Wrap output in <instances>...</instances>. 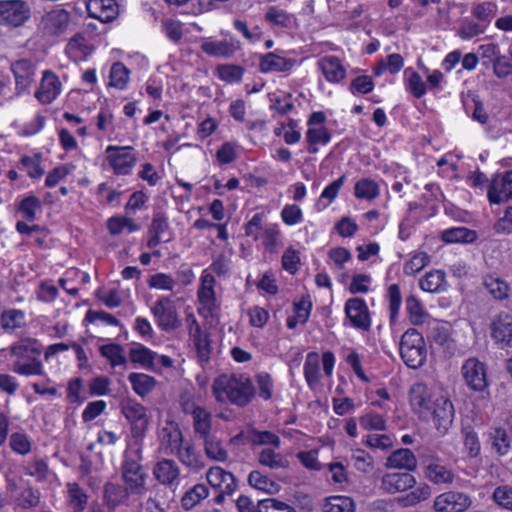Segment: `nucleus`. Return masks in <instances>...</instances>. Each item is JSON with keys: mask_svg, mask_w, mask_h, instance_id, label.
<instances>
[{"mask_svg": "<svg viewBox=\"0 0 512 512\" xmlns=\"http://www.w3.org/2000/svg\"><path fill=\"white\" fill-rule=\"evenodd\" d=\"M261 465L267 466L271 469L284 468L287 466V461L279 453H275L271 449H263L258 457Z\"/></svg>", "mask_w": 512, "mask_h": 512, "instance_id": "nucleus-48", "label": "nucleus"}, {"mask_svg": "<svg viewBox=\"0 0 512 512\" xmlns=\"http://www.w3.org/2000/svg\"><path fill=\"white\" fill-rule=\"evenodd\" d=\"M250 486L269 494H275L280 490V485L263 475L259 471H252L248 476Z\"/></svg>", "mask_w": 512, "mask_h": 512, "instance_id": "nucleus-36", "label": "nucleus"}, {"mask_svg": "<svg viewBox=\"0 0 512 512\" xmlns=\"http://www.w3.org/2000/svg\"><path fill=\"white\" fill-rule=\"evenodd\" d=\"M157 319V325L163 331H173L181 327L182 321L178 316L175 304L168 297H162L151 308Z\"/></svg>", "mask_w": 512, "mask_h": 512, "instance_id": "nucleus-8", "label": "nucleus"}, {"mask_svg": "<svg viewBox=\"0 0 512 512\" xmlns=\"http://www.w3.org/2000/svg\"><path fill=\"white\" fill-rule=\"evenodd\" d=\"M406 310L413 325L423 324L428 316L424 311L421 302L414 295H410L406 298Z\"/></svg>", "mask_w": 512, "mask_h": 512, "instance_id": "nucleus-39", "label": "nucleus"}, {"mask_svg": "<svg viewBox=\"0 0 512 512\" xmlns=\"http://www.w3.org/2000/svg\"><path fill=\"white\" fill-rule=\"evenodd\" d=\"M512 198V171L495 176L488 188V199L492 204L506 202Z\"/></svg>", "mask_w": 512, "mask_h": 512, "instance_id": "nucleus-15", "label": "nucleus"}, {"mask_svg": "<svg viewBox=\"0 0 512 512\" xmlns=\"http://www.w3.org/2000/svg\"><path fill=\"white\" fill-rule=\"evenodd\" d=\"M218 402H230L239 407L247 406L255 397V387L249 377L243 374H222L212 385Z\"/></svg>", "mask_w": 512, "mask_h": 512, "instance_id": "nucleus-1", "label": "nucleus"}, {"mask_svg": "<svg viewBox=\"0 0 512 512\" xmlns=\"http://www.w3.org/2000/svg\"><path fill=\"white\" fill-rule=\"evenodd\" d=\"M30 354H41V350L37 345L36 340H25L15 344L11 348V354L17 358V360L24 361L26 353Z\"/></svg>", "mask_w": 512, "mask_h": 512, "instance_id": "nucleus-53", "label": "nucleus"}, {"mask_svg": "<svg viewBox=\"0 0 512 512\" xmlns=\"http://www.w3.org/2000/svg\"><path fill=\"white\" fill-rule=\"evenodd\" d=\"M400 355L404 363L413 369L421 367L427 356L425 341L416 329H408L401 337Z\"/></svg>", "mask_w": 512, "mask_h": 512, "instance_id": "nucleus-2", "label": "nucleus"}, {"mask_svg": "<svg viewBox=\"0 0 512 512\" xmlns=\"http://www.w3.org/2000/svg\"><path fill=\"white\" fill-rule=\"evenodd\" d=\"M465 385L473 392L490 395L487 367L476 357L466 359L461 367Z\"/></svg>", "mask_w": 512, "mask_h": 512, "instance_id": "nucleus-3", "label": "nucleus"}, {"mask_svg": "<svg viewBox=\"0 0 512 512\" xmlns=\"http://www.w3.org/2000/svg\"><path fill=\"white\" fill-rule=\"evenodd\" d=\"M388 297H389L390 319L393 322L396 320V318L398 316L400 305L402 302L400 287L398 284H392L389 286Z\"/></svg>", "mask_w": 512, "mask_h": 512, "instance_id": "nucleus-57", "label": "nucleus"}, {"mask_svg": "<svg viewBox=\"0 0 512 512\" xmlns=\"http://www.w3.org/2000/svg\"><path fill=\"white\" fill-rule=\"evenodd\" d=\"M174 454L177 455L182 464L189 468L199 470L205 466L201 455L195 450L192 444H188L184 448L180 446Z\"/></svg>", "mask_w": 512, "mask_h": 512, "instance_id": "nucleus-33", "label": "nucleus"}, {"mask_svg": "<svg viewBox=\"0 0 512 512\" xmlns=\"http://www.w3.org/2000/svg\"><path fill=\"white\" fill-rule=\"evenodd\" d=\"M160 437L166 454L173 455L183 444L182 432L175 422H167Z\"/></svg>", "mask_w": 512, "mask_h": 512, "instance_id": "nucleus-21", "label": "nucleus"}, {"mask_svg": "<svg viewBox=\"0 0 512 512\" xmlns=\"http://www.w3.org/2000/svg\"><path fill=\"white\" fill-rule=\"evenodd\" d=\"M129 79V70L121 62L112 65L110 71V85L119 89H123Z\"/></svg>", "mask_w": 512, "mask_h": 512, "instance_id": "nucleus-46", "label": "nucleus"}, {"mask_svg": "<svg viewBox=\"0 0 512 512\" xmlns=\"http://www.w3.org/2000/svg\"><path fill=\"white\" fill-rule=\"evenodd\" d=\"M132 147L108 146L106 152L109 164L117 174L126 175L136 162L135 156L131 153Z\"/></svg>", "mask_w": 512, "mask_h": 512, "instance_id": "nucleus-11", "label": "nucleus"}, {"mask_svg": "<svg viewBox=\"0 0 512 512\" xmlns=\"http://www.w3.org/2000/svg\"><path fill=\"white\" fill-rule=\"evenodd\" d=\"M325 512H355V503L348 496H334L324 506Z\"/></svg>", "mask_w": 512, "mask_h": 512, "instance_id": "nucleus-43", "label": "nucleus"}, {"mask_svg": "<svg viewBox=\"0 0 512 512\" xmlns=\"http://www.w3.org/2000/svg\"><path fill=\"white\" fill-rule=\"evenodd\" d=\"M139 459V452H137L136 458L125 453L124 460L121 465V477L133 495H142L147 490L146 479L148 475L139 463Z\"/></svg>", "mask_w": 512, "mask_h": 512, "instance_id": "nucleus-4", "label": "nucleus"}, {"mask_svg": "<svg viewBox=\"0 0 512 512\" xmlns=\"http://www.w3.org/2000/svg\"><path fill=\"white\" fill-rule=\"evenodd\" d=\"M260 512H297L295 508L286 502L276 498L260 500Z\"/></svg>", "mask_w": 512, "mask_h": 512, "instance_id": "nucleus-54", "label": "nucleus"}, {"mask_svg": "<svg viewBox=\"0 0 512 512\" xmlns=\"http://www.w3.org/2000/svg\"><path fill=\"white\" fill-rule=\"evenodd\" d=\"M476 239V232L466 227L451 228L442 233V240L446 243H472Z\"/></svg>", "mask_w": 512, "mask_h": 512, "instance_id": "nucleus-34", "label": "nucleus"}, {"mask_svg": "<svg viewBox=\"0 0 512 512\" xmlns=\"http://www.w3.org/2000/svg\"><path fill=\"white\" fill-rule=\"evenodd\" d=\"M86 8L90 17L104 23L111 22L118 14L115 0H88Z\"/></svg>", "mask_w": 512, "mask_h": 512, "instance_id": "nucleus-19", "label": "nucleus"}, {"mask_svg": "<svg viewBox=\"0 0 512 512\" xmlns=\"http://www.w3.org/2000/svg\"><path fill=\"white\" fill-rule=\"evenodd\" d=\"M71 15L65 9H55L45 13L38 24L43 37H58L66 32Z\"/></svg>", "mask_w": 512, "mask_h": 512, "instance_id": "nucleus-7", "label": "nucleus"}, {"mask_svg": "<svg viewBox=\"0 0 512 512\" xmlns=\"http://www.w3.org/2000/svg\"><path fill=\"white\" fill-rule=\"evenodd\" d=\"M446 275L442 270L427 272L420 280V288L426 292L438 293L446 288Z\"/></svg>", "mask_w": 512, "mask_h": 512, "instance_id": "nucleus-28", "label": "nucleus"}, {"mask_svg": "<svg viewBox=\"0 0 512 512\" xmlns=\"http://www.w3.org/2000/svg\"><path fill=\"white\" fill-rule=\"evenodd\" d=\"M153 474L161 484L172 485L179 478L180 470L174 460L162 459L154 466Z\"/></svg>", "mask_w": 512, "mask_h": 512, "instance_id": "nucleus-24", "label": "nucleus"}, {"mask_svg": "<svg viewBox=\"0 0 512 512\" xmlns=\"http://www.w3.org/2000/svg\"><path fill=\"white\" fill-rule=\"evenodd\" d=\"M204 450L208 458L218 462H225L228 458V452L223 447L219 438L212 435L204 439Z\"/></svg>", "mask_w": 512, "mask_h": 512, "instance_id": "nucleus-35", "label": "nucleus"}, {"mask_svg": "<svg viewBox=\"0 0 512 512\" xmlns=\"http://www.w3.org/2000/svg\"><path fill=\"white\" fill-rule=\"evenodd\" d=\"M355 196L359 199L373 200L379 195L378 184L369 178H362L355 184Z\"/></svg>", "mask_w": 512, "mask_h": 512, "instance_id": "nucleus-38", "label": "nucleus"}, {"mask_svg": "<svg viewBox=\"0 0 512 512\" xmlns=\"http://www.w3.org/2000/svg\"><path fill=\"white\" fill-rule=\"evenodd\" d=\"M410 404L413 411L420 418L430 417L433 400L426 384L418 382L413 384L409 392Z\"/></svg>", "mask_w": 512, "mask_h": 512, "instance_id": "nucleus-12", "label": "nucleus"}, {"mask_svg": "<svg viewBox=\"0 0 512 512\" xmlns=\"http://www.w3.org/2000/svg\"><path fill=\"white\" fill-rule=\"evenodd\" d=\"M300 263V256L297 250L293 248H288L283 256H282V266L283 268L290 272L291 274H295L298 271V264Z\"/></svg>", "mask_w": 512, "mask_h": 512, "instance_id": "nucleus-63", "label": "nucleus"}, {"mask_svg": "<svg viewBox=\"0 0 512 512\" xmlns=\"http://www.w3.org/2000/svg\"><path fill=\"white\" fill-rule=\"evenodd\" d=\"M295 61L278 56L273 52H269L262 56L260 61V70L264 73L269 71L286 72L289 71Z\"/></svg>", "mask_w": 512, "mask_h": 512, "instance_id": "nucleus-25", "label": "nucleus"}, {"mask_svg": "<svg viewBox=\"0 0 512 512\" xmlns=\"http://www.w3.org/2000/svg\"><path fill=\"white\" fill-rule=\"evenodd\" d=\"M206 479L213 488L227 494H232L237 487L235 476L219 466L211 467L206 473Z\"/></svg>", "mask_w": 512, "mask_h": 512, "instance_id": "nucleus-18", "label": "nucleus"}, {"mask_svg": "<svg viewBox=\"0 0 512 512\" xmlns=\"http://www.w3.org/2000/svg\"><path fill=\"white\" fill-rule=\"evenodd\" d=\"M425 476L435 484L451 483L454 475L445 466L433 461H425Z\"/></svg>", "mask_w": 512, "mask_h": 512, "instance_id": "nucleus-30", "label": "nucleus"}, {"mask_svg": "<svg viewBox=\"0 0 512 512\" xmlns=\"http://www.w3.org/2000/svg\"><path fill=\"white\" fill-rule=\"evenodd\" d=\"M123 352V347L115 343L102 345L100 347V354L108 359L113 367L126 364L127 360Z\"/></svg>", "mask_w": 512, "mask_h": 512, "instance_id": "nucleus-40", "label": "nucleus"}, {"mask_svg": "<svg viewBox=\"0 0 512 512\" xmlns=\"http://www.w3.org/2000/svg\"><path fill=\"white\" fill-rule=\"evenodd\" d=\"M360 425L365 430H385L386 421L378 414H366L360 417Z\"/></svg>", "mask_w": 512, "mask_h": 512, "instance_id": "nucleus-59", "label": "nucleus"}, {"mask_svg": "<svg viewBox=\"0 0 512 512\" xmlns=\"http://www.w3.org/2000/svg\"><path fill=\"white\" fill-rule=\"evenodd\" d=\"M41 156L36 154L34 157L23 156L21 164L28 169V175L31 178H40L44 175V170L40 166Z\"/></svg>", "mask_w": 512, "mask_h": 512, "instance_id": "nucleus-60", "label": "nucleus"}, {"mask_svg": "<svg viewBox=\"0 0 512 512\" xmlns=\"http://www.w3.org/2000/svg\"><path fill=\"white\" fill-rule=\"evenodd\" d=\"M429 262L430 256L426 252H419L405 263L404 273L414 275L421 271Z\"/></svg>", "mask_w": 512, "mask_h": 512, "instance_id": "nucleus-52", "label": "nucleus"}, {"mask_svg": "<svg viewBox=\"0 0 512 512\" xmlns=\"http://www.w3.org/2000/svg\"><path fill=\"white\" fill-rule=\"evenodd\" d=\"M492 498L500 507L512 510V486H498L495 488Z\"/></svg>", "mask_w": 512, "mask_h": 512, "instance_id": "nucleus-55", "label": "nucleus"}, {"mask_svg": "<svg viewBox=\"0 0 512 512\" xmlns=\"http://www.w3.org/2000/svg\"><path fill=\"white\" fill-rule=\"evenodd\" d=\"M385 466L387 468L413 471L417 467V459L410 449L400 448L390 454L386 459Z\"/></svg>", "mask_w": 512, "mask_h": 512, "instance_id": "nucleus-23", "label": "nucleus"}, {"mask_svg": "<svg viewBox=\"0 0 512 512\" xmlns=\"http://www.w3.org/2000/svg\"><path fill=\"white\" fill-rule=\"evenodd\" d=\"M61 83L51 71H45L39 90L35 97L43 104L51 103L60 93Z\"/></svg>", "mask_w": 512, "mask_h": 512, "instance_id": "nucleus-20", "label": "nucleus"}, {"mask_svg": "<svg viewBox=\"0 0 512 512\" xmlns=\"http://www.w3.org/2000/svg\"><path fill=\"white\" fill-rule=\"evenodd\" d=\"M128 380L135 393L141 397H145L156 386L155 378L143 373H131Z\"/></svg>", "mask_w": 512, "mask_h": 512, "instance_id": "nucleus-32", "label": "nucleus"}, {"mask_svg": "<svg viewBox=\"0 0 512 512\" xmlns=\"http://www.w3.org/2000/svg\"><path fill=\"white\" fill-rule=\"evenodd\" d=\"M319 65L328 81L338 82L345 77L346 70L337 57H324Z\"/></svg>", "mask_w": 512, "mask_h": 512, "instance_id": "nucleus-27", "label": "nucleus"}, {"mask_svg": "<svg viewBox=\"0 0 512 512\" xmlns=\"http://www.w3.org/2000/svg\"><path fill=\"white\" fill-rule=\"evenodd\" d=\"M265 20L273 25L288 28L291 26L292 16L276 7H269L265 14Z\"/></svg>", "mask_w": 512, "mask_h": 512, "instance_id": "nucleus-49", "label": "nucleus"}, {"mask_svg": "<svg viewBox=\"0 0 512 512\" xmlns=\"http://www.w3.org/2000/svg\"><path fill=\"white\" fill-rule=\"evenodd\" d=\"M131 490L119 483L108 481L103 487V503L110 512L129 501Z\"/></svg>", "mask_w": 512, "mask_h": 512, "instance_id": "nucleus-16", "label": "nucleus"}, {"mask_svg": "<svg viewBox=\"0 0 512 512\" xmlns=\"http://www.w3.org/2000/svg\"><path fill=\"white\" fill-rule=\"evenodd\" d=\"M491 337L502 347L512 346V315L498 313L490 324Z\"/></svg>", "mask_w": 512, "mask_h": 512, "instance_id": "nucleus-13", "label": "nucleus"}, {"mask_svg": "<svg viewBox=\"0 0 512 512\" xmlns=\"http://www.w3.org/2000/svg\"><path fill=\"white\" fill-rule=\"evenodd\" d=\"M484 286L497 300H503L508 296V284L498 277L492 275L486 276L484 278Z\"/></svg>", "mask_w": 512, "mask_h": 512, "instance_id": "nucleus-41", "label": "nucleus"}, {"mask_svg": "<svg viewBox=\"0 0 512 512\" xmlns=\"http://www.w3.org/2000/svg\"><path fill=\"white\" fill-rule=\"evenodd\" d=\"M416 484L413 475L408 472L387 473L382 477L381 488L390 494L404 492Z\"/></svg>", "mask_w": 512, "mask_h": 512, "instance_id": "nucleus-17", "label": "nucleus"}, {"mask_svg": "<svg viewBox=\"0 0 512 512\" xmlns=\"http://www.w3.org/2000/svg\"><path fill=\"white\" fill-rule=\"evenodd\" d=\"M493 72L498 78H505L512 74V59L504 55L493 59Z\"/></svg>", "mask_w": 512, "mask_h": 512, "instance_id": "nucleus-61", "label": "nucleus"}, {"mask_svg": "<svg viewBox=\"0 0 512 512\" xmlns=\"http://www.w3.org/2000/svg\"><path fill=\"white\" fill-rule=\"evenodd\" d=\"M41 208V201L38 197L31 195L24 198L18 207L19 212L23 214V217L29 221H33L36 218V210Z\"/></svg>", "mask_w": 512, "mask_h": 512, "instance_id": "nucleus-50", "label": "nucleus"}, {"mask_svg": "<svg viewBox=\"0 0 512 512\" xmlns=\"http://www.w3.org/2000/svg\"><path fill=\"white\" fill-rule=\"evenodd\" d=\"M219 76L227 82H238L243 75V68L236 65H222L218 67Z\"/></svg>", "mask_w": 512, "mask_h": 512, "instance_id": "nucleus-62", "label": "nucleus"}, {"mask_svg": "<svg viewBox=\"0 0 512 512\" xmlns=\"http://www.w3.org/2000/svg\"><path fill=\"white\" fill-rule=\"evenodd\" d=\"M492 447L499 455H506L510 450V438L503 428H496L491 434Z\"/></svg>", "mask_w": 512, "mask_h": 512, "instance_id": "nucleus-44", "label": "nucleus"}, {"mask_svg": "<svg viewBox=\"0 0 512 512\" xmlns=\"http://www.w3.org/2000/svg\"><path fill=\"white\" fill-rule=\"evenodd\" d=\"M31 17L29 4L24 0H0V25L9 28L23 26Z\"/></svg>", "mask_w": 512, "mask_h": 512, "instance_id": "nucleus-6", "label": "nucleus"}, {"mask_svg": "<svg viewBox=\"0 0 512 512\" xmlns=\"http://www.w3.org/2000/svg\"><path fill=\"white\" fill-rule=\"evenodd\" d=\"M11 70L15 77L16 89L20 93L32 83L34 65L27 59H21L11 64Z\"/></svg>", "mask_w": 512, "mask_h": 512, "instance_id": "nucleus-22", "label": "nucleus"}, {"mask_svg": "<svg viewBox=\"0 0 512 512\" xmlns=\"http://www.w3.org/2000/svg\"><path fill=\"white\" fill-rule=\"evenodd\" d=\"M209 495L205 484H196L187 490L181 498V505L185 510H191Z\"/></svg>", "mask_w": 512, "mask_h": 512, "instance_id": "nucleus-31", "label": "nucleus"}, {"mask_svg": "<svg viewBox=\"0 0 512 512\" xmlns=\"http://www.w3.org/2000/svg\"><path fill=\"white\" fill-rule=\"evenodd\" d=\"M200 47L207 55L218 58H231L236 51L235 45L226 40L204 41Z\"/></svg>", "mask_w": 512, "mask_h": 512, "instance_id": "nucleus-26", "label": "nucleus"}, {"mask_svg": "<svg viewBox=\"0 0 512 512\" xmlns=\"http://www.w3.org/2000/svg\"><path fill=\"white\" fill-rule=\"evenodd\" d=\"M13 371L20 375H43V366L41 361L25 362L22 360H16L13 364Z\"/></svg>", "mask_w": 512, "mask_h": 512, "instance_id": "nucleus-51", "label": "nucleus"}, {"mask_svg": "<svg viewBox=\"0 0 512 512\" xmlns=\"http://www.w3.org/2000/svg\"><path fill=\"white\" fill-rule=\"evenodd\" d=\"M192 338L200 360L208 361L211 353V343L208 334L202 332Z\"/></svg>", "mask_w": 512, "mask_h": 512, "instance_id": "nucleus-58", "label": "nucleus"}, {"mask_svg": "<svg viewBox=\"0 0 512 512\" xmlns=\"http://www.w3.org/2000/svg\"><path fill=\"white\" fill-rule=\"evenodd\" d=\"M471 505L468 495L449 491L438 495L434 501L436 512H463Z\"/></svg>", "mask_w": 512, "mask_h": 512, "instance_id": "nucleus-10", "label": "nucleus"}, {"mask_svg": "<svg viewBox=\"0 0 512 512\" xmlns=\"http://www.w3.org/2000/svg\"><path fill=\"white\" fill-rule=\"evenodd\" d=\"M374 88V82L370 76L362 75L352 80L350 90L361 94H368Z\"/></svg>", "mask_w": 512, "mask_h": 512, "instance_id": "nucleus-64", "label": "nucleus"}, {"mask_svg": "<svg viewBox=\"0 0 512 512\" xmlns=\"http://www.w3.org/2000/svg\"><path fill=\"white\" fill-rule=\"evenodd\" d=\"M193 428L196 434L203 440L212 436L211 431V415L204 408L197 406L192 412Z\"/></svg>", "mask_w": 512, "mask_h": 512, "instance_id": "nucleus-29", "label": "nucleus"}, {"mask_svg": "<svg viewBox=\"0 0 512 512\" xmlns=\"http://www.w3.org/2000/svg\"><path fill=\"white\" fill-rule=\"evenodd\" d=\"M319 356L316 352H310L306 356L304 364V376L310 387H314L319 381Z\"/></svg>", "mask_w": 512, "mask_h": 512, "instance_id": "nucleus-37", "label": "nucleus"}, {"mask_svg": "<svg viewBox=\"0 0 512 512\" xmlns=\"http://www.w3.org/2000/svg\"><path fill=\"white\" fill-rule=\"evenodd\" d=\"M70 504L75 511H83L86 507L88 496L77 483L68 484Z\"/></svg>", "mask_w": 512, "mask_h": 512, "instance_id": "nucleus-47", "label": "nucleus"}, {"mask_svg": "<svg viewBox=\"0 0 512 512\" xmlns=\"http://www.w3.org/2000/svg\"><path fill=\"white\" fill-rule=\"evenodd\" d=\"M248 440L254 445H272L276 448L280 446V438L270 431L253 429L248 435Z\"/></svg>", "mask_w": 512, "mask_h": 512, "instance_id": "nucleus-45", "label": "nucleus"}, {"mask_svg": "<svg viewBox=\"0 0 512 512\" xmlns=\"http://www.w3.org/2000/svg\"><path fill=\"white\" fill-rule=\"evenodd\" d=\"M464 446L471 458H475L480 453V442L477 433L471 428H464Z\"/></svg>", "mask_w": 512, "mask_h": 512, "instance_id": "nucleus-56", "label": "nucleus"}, {"mask_svg": "<svg viewBox=\"0 0 512 512\" xmlns=\"http://www.w3.org/2000/svg\"><path fill=\"white\" fill-rule=\"evenodd\" d=\"M156 353L143 345L131 348L129 351L130 360L146 368H152Z\"/></svg>", "mask_w": 512, "mask_h": 512, "instance_id": "nucleus-42", "label": "nucleus"}, {"mask_svg": "<svg viewBox=\"0 0 512 512\" xmlns=\"http://www.w3.org/2000/svg\"><path fill=\"white\" fill-rule=\"evenodd\" d=\"M345 314L353 327L368 331L371 319L366 302L362 298L354 297L346 301Z\"/></svg>", "mask_w": 512, "mask_h": 512, "instance_id": "nucleus-9", "label": "nucleus"}, {"mask_svg": "<svg viewBox=\"0 0 512 512\" xmlns=\"http://www.w3.org/2000/svg\"><path fill=\"white\" fill-rule=\"evenodd\" d=\"M119 406L122 414L131 425L133 438H142L149 424L146 407L130 397L123 398Z\"/></svg>", "mask_w": 512, "mask_h": 512, "instance_id": "nucleus-5", "label": "nucleus"}, {"mask_svg": "<svg viewBox=\"0 0 512 512\" xmlns=\"http://www.w3.org/2000/svg\"><path fill=\"white\" fill-rule=\"evenodd\" d=\"M430 416L438 430L447 431L454 419L452 402L445 396L436 397L433 400Z\"/></svg>", "mask_w": 512, "mask_h": 512, "instance_id": "nucleus-14", "label": "nucleus"}]
</instances>
